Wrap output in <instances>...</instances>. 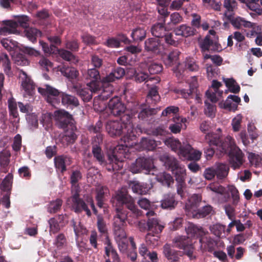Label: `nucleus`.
Returning <instances> with one entry per match:
<instances>
[{
  "label": "nucleus",
  "instance_id": "nucleus-31",
  "mask_svg": "<svg viewBox=\"0 0 262 262\" xmlns=\"http://www.w3.org/2000/svg\"><path fill=\"white\" fill-rule=\"evenodd\" d=\"M105 254L108 257V259L113 260L112 262H120L119 257L113 248L109 240L107 239L105 243Z\"/></svg>",
  "mask_w": 262,
  "mask_h": 262
},
{
  "label": "nucleus",
  "instance_id": "nucleus-21",
  "mask_svg": "<svg viewBox=\"0 0 262 262\" xmlns=\"http://www.w3.org/2000/svg\"><path fill=\"white\" fill-rule=\"evenodd\" d=\"M102 141V137L100 134L97 135L96 137L94 139L93 141V146L92 152L94 157L100 164L105 163L104 158L103 154H102L100 147L97 145V143L100 144Z\"/></svg>",
  "mask_w": 262,
  "mask_h": 262
},
{
  "label": "nucleus",
  "instance_id": "nucleus-10",
  "mask_svg": "<svg viewBox=\"0 0 262 262\" xmlns=\"http://www.w3.org/2000/svg\"><path fill=\"white\" fill-rule=\"evenodd\" d=\"M154 168L153 161L151 158H139L136 162L130 166V170L134 173L144 171L146 174L150 173V171Z\"/></svg>",
  "mask_w": 262,
  "mask_h": 262
},
{
  "label": "nucleus",
  "instance_id": "nucleus-58",
  "mask_svg": "<svg viewBox=\"0 0 262 262\" xmlns=\"http://www.w3.org/2000/svg\"><path fill=\"white\" fill-rule=\"evenodd\" d=\"M72 223L76 236L77 237L80 234H83L86 233V229L80 223H77L74 220H72Z\"/></svg>",
  "mask_w": 262,
  "mask_h": 262
},
{
  "label": "nucleus",
  "instance_id": "nucleus-15",
  "mask_svg": "<svg viewBox=\"0 0 262 262\" xmlns=\"http://www.w3.org/2000/svg\"><path fill=\"white\" fill-rule=\"evenodd\" d=\"M21 86L25 91V95L32 96L35 92V86L27 74L20 71L19 74Z\"/></svg>",
  "mask_w": 262,
  "mask_h": 262
},
{
  "label": "nucleus",
  "instance_id": "nucleus-62",
  "mask_svg": "<svg viewBox=\"0 0 262 262\" xmlns=\"http://www.w3.org/2000/svg\"><path fill=\"white\" fill-rule=\"evenodd\" d=\"M54 244L58 248H61L66 246L67 240L64 234H59L55 238Z\"/></svg>",
  "mask_w": 262,
  "mask_h": 262
},
{
  "label": "nucleus",
  "instance_id": "nucleus-30",
  "mask_svg": "<svg viewBox=\"0 0 262 262\" xmlns=\"http://www.w3.org/2000/svg\"><path fill=\"white\" fill-rule=\"evenodd\" d=\"M195 31V30L194 29L185 25H182L174 30L175 34L176 35L182 36L185 37L194 35Z\"/></svg>",
  "mask_w": 262,
  "mask_h": 262
},
{
  "label": "nucleus",
  "instance_id": "nucleus-49",
  "mask_svg": "<svg viewBox=\"0 0 262 262\" xmlns=\"http://www.w3.org/2000/svg\"><path fill=\"white\" fill-rule=\"evenodd\" d=\"M146 65L151 74H158L161 72L163 69L162 64L157 62H149L146 63Z\"/></svg>",
  "mask_w": 262,
  "mask_h": 262
},
{
  "label": "nucleus",
  "instance_id": "nucleus-48",
  "mask_svg": "<svg viewBox=\"0 0 262 262\" xmlns=\"http://www.w3.org/2000/svg\"><path fill=\"white\" fill-rule=\"evenodd\" d=\"M97 91H92L90 87L88 88L81 89L78 90L77 93L84 101H89L92 99V93Z\"/></svg>",
  "mask_w": 262,
  "mask_h": 262
},
{
  "label": "nucleus",
  "instance_id": "nucleus-9",
  "mask_svg": "<svg viewBox=\"0 0 262 262\" xmlns=\"http://www.w3.org/2000/svg\"><path fill=\"white\" fill-rule=\"evenodd\" d=\"M114 200H116L119 205H125L126 207L136 215L138 216L141 214L140 211L135 204L134 199L128 194L126 187H122L118 191Z\"/></svg>",
  "mask_w": 262,
  "mask_h": 262
},
{
  "label": "nucleus",
  "instance_id": "nucleus-63",
  "mask_svg": "<svg viewBox=\"0 0 262 262\" xmlns=\"http://www.w3.org/2000/svg\"><path fill=\"white\" fill-rule=\"evenodd\" d=\"M159 238L160 237L159 234H154L151 233H149L146 236V241L148 244L155 247L158 245V241Z\"/></svg>",
  "mask_w": 262,
  "mask_h": 262
},
{
  "label": "nucleus",
  "instance_id": "nucleus-60",
  "mask_svg": "<svg viewBox=\"0 0 262 262\" xmlns=\"http://www.w3.org/2000/svg\"><path fill=\"white\" fill-rule=\"evenodd\" d=\"M13 58L15 63L18 66H27L29 64V61L26 57L21 54L13 55Z\"/></svg>",
  "mask_w": 262,
  "mask_h": 262
},
{
  "label": "nucleus",
  "instance_id": "nucleus-18",
  "mask_svg": "<svg viewBox=\"0 0 262 262\" xmlns=\"http://www.w3.org/2000/svg\"><path fill=\"white\" fill-rule=\"evenodd\" d=\"M3 24L4 26L0 28V35H7L10 34H18L19 33L17 30L18 24L16 20H4Z\"/></svg>",
  "mask_w": 262,
  "mask_h": 262
},
{
  "label": "nucleus",
  "instance_id": "nucleus-57",
  "mask_svg": "<svg viewBox=\"0 0 262 262\" xmlns=\"http://www.w3.org/2000/svg\"><path fill=\"white\" fill-rule=\"evenodd\" d=\"M10 152L8 150H4L0 152V165L3 167L8 165L10 160Z\"/></svg>",
  "mask_w": 262,
  "mask_h": 262
},
{
  "label": "nucleus",
  "instance_id": "nucleus-7",
  "mask_svg": "<svg viewBox=\"0 0 262 262\" xmlns=\"http://www.w3.org/2000/svg\"><path fill=\"white\" fill-rule=\"evenodd\" d=\"M217 131L220 132L219 134H214L209 133L206 135L205 140L210 146L215 145L217 147V149L220 150L222 153L227 152L229 148L232 149L234 146V141L232 138L228 136L225 142L222 143L220 140L221 129H217Z\"/></svg>",
  "mask_w": 262,
  "mask_h": 262
},
{
  "label": "nucleus",
  "instance_id": "nucleus-1",
  "mask_svg": "<svg viewBox=\"0 0 262 262\" xmlns=\"http://www.w3.org/2000/svg\"><path fill=\"white\" fill-rule=\"evenodd\" d=\"M106 128L111 136L124 135L123 140L125 144L117 145L114 149L112 155H108V160L113 164V169L122 168V162L128 158L129 148L134 146L135 142L130 143L136 137L135 129L133 124L132 117L129 114L122 116L121 121H110L106 125Z\"/></svg>",
  "mask_w": 262,
  "mask_h": 262
},
{
  "label": "nucleus",
  "instance_id": "nucleus-45",
  "mask_svg": "<svg viewBox=\"0 0 262 262\" xmlns=\"http://www.w3.org/2000/svg\"><path fill=\"white\" fill-rule=\"evenodd\" d=\"M241 3L246 4V6L251 10L254 11L257 15L262 14V9L258 4V2L250 0H239Z\"/></svg>",
  "mask_w": 262,
  "mask_h": 262
},
{
  "label": "nucleus",
  "instance_id": "nucleus-36",
  "mask_svg": "<svg viewBox=\"0 0 262 262\" xmlns=\"http://www.w3.org/2000/svg\"><path fill=\"white\" fill-rule=\"evenodd\" d=\"M200 46L203 51L209 50H213L215 49L216 42L213 41V39L211 38L209 35H208L201 43Z\"/></svg>",
  "mask_w": 262,
  "mask_h": 262
},
{
  "label": "nucleus",
  "instance_id": "nucleus-13",
  "mask_svg": "<svg viewBox=\"0 0 262 262\" xmlns=\"http://www.w3.org/2000/svg\"><path fill=\"white\" fill-rule=\"evenodd\" d=\"M202 156V152L194 149L190 144H184V150L179 152V157L190 161H199Z\"/></svg>",
  "mask_w": 262,
  "mask_h": 262
},
{
  "label": "nucleus",
  "instance_id": "nucleus-61",
  "mask_svg": "<svg viewBox=\"0 0 262 262\" xmlns=\"http://www.w3.org/2000/svg\"><path fill=\"white\" fill-rule=\"evenodd\" d=\"M243 119L241 114H237L232 120L231 125L234 132H238L241 128V124Z\"/></svg>",
  "mask_w": 262,
  "mask_h": 262
},
{
  "label": "nucleus",
  "instance_id": "nucleus-59",
  "mask_svg": "<svg viewBox=\"0 0 262 262\" xmlns=\"http://www.w3.org/2000/svg\"><path fill=\"white\" fill-rule=\"evenodd\" d=\"M59 54L60 55V56L64 60L73 63H76L78 62V60L69 51L62 50L59 52Z\"/></svg>",
  "mask_w": 262,
  "mask_h": 262
},
{
  "label": "nucleus",
  "instance_id": "nucleus-25",
  "mask_svg": "<svg viewBox=\"0 0 262 262\" xmlns=\"http://www.w3.org/2000/svg\"><path fill=\"white\" fill-rule=\"evenodd\" d=\"M48 39L51 43L50 47H49L47 43L42 40L39 41V44L42 47V49L45 53L49 54L53 53L56 50V47L54 44H59L60 42V39L57 36L48 37Z\"/></svg>",
  "mask_w": 262,
  "mask_h": 262
},
{
  "label": "nucleus",
  "instance_id": "nucleus-29",
  "mask_svg": "<svg viewBox=\"0 0 262 262\" xmlns=\"http://www.w3.org/2000/svg\"><path fill=\"white\" fill-rule=\"evenodd\" d=\"M150 184L134 182L132 185V188L134 192L139 194H147L151 189Z\"/></svg>",
  "mask_w": 262,
  "mask_h": 262
},
{
  "label": "nucleus",
  "instance_id": "nucleus-39",
  "mask_svg": "<svg viewBox=\"0 0 262 262\" xmlns=\"http://www.w3.org/2000/svg\"><path fill=\"white\" fill-rule=\"evenodd\" d=\"M165 27L162 23L155 24L151 29L152 34L156 37V38L163 37L165 35Z\"/></svg>",
  "mask_w": 262,
  "mask_h": 262
},
{
  "label": "nucleus",
  "instance_id": "nucleus-28",
  "mask_svg": "<svg viewBox=\"0 0 262 262\" xmlns=\"http://www.w3.org/2000/svg\"><path fill=\"white\" fill-rule=\"evenodd\" d=\"M180 52L177 50H173L168 55L163 56V61L167 67L179 64L178 59Z\"/></svg>",
  "mask_w": 262,
  "mask_h": 262
},
{
  "label": "nucleus",
  "instance_id": "nucleus-8",
  "mask_svg": "<svg viewBox=\"0 0 262 262\" xmlns=\"http://www.w3.org/2000/svg\"><path fill=\"white\" fill-rule=\"evenodd\" d=\"M207 189L223 196V198L221 199V203L226 202L228 201L229 199L228 192L231 193L232 198L233 205H237L239 202V196L238 192L234 186H231L226 188L218 184L212 183L209 185Z\"/></svg>",
  "mask_w": 262,
  "mask_h": 262
},
{
  "label": "nucleus",
  "instance_id": "nucleus-37",
  "mask_svg": "<svg viewBox=\"0 0 262 262\" xmlns=\"http://www.w3.org/2000/svg\"><path fill=\"white\" fill-rule=\"evenodd\" d=\"M232 25L236 28H241L242 27L245 28L253 27V23L245 20L241 17H237L233 19L231 21Z\"/></svg>",
  "mask_w": 262,
  "mask_h": 262
},
{
  "label": "nucleus",
  "instance_id": "nucleus-33",
  "mask_svg": "<svg viewBox=\"0 0 262 262\" xmlns=\"http://www.w3.org/2000/svg\"><path fill=\"white\" fill-rule=\"evenodd\" d=\"M215 173L217 178L222 179L226 177L228 172V166L223 163H217L215 165Z\"/></svg>",
  "mask_w": 262,
  "mask_h": 262
},
{
  "label": "nucleus",
  "instance_id": "nucleus-20",
  "mask_svg": "<svg viewBox=\"0 0 262 262\" xmlns=\"http://www.w3.org/2000/svg\"><path fill=\"white\" fill-rule=\"evenodd\" d=\"M53 117L59 124L61 127H64L66 125L71 123L72 120V116L64 110L56 111Z\"/></svg>",
  "mask_w": 262,
  "mask_h": 262
},
{
  "label": "nucleus",
  "instance_id": "nucleus-50",
  "mask_svg": "<svg viewBox=\"0 0 262 262\" xmlns=\"http://www.w3.org/2000/svg\"><path fill=\"white\" fill-rule=\"evenodd\" d=\"M196 85V79L195 77H192L191 78V81L189 83L190 90H181L180 91V94L184 98H188L192 93V90H193L194 88H195Z\"/></svg>",
  "mask_w": 262,
  "mask_h": 262
},
{
  "label": "nucleus",
  "instance_id": "nucleus-11",
  "mask_svg": "<svg viewBox=\"0 0 262 262\" xmlns=\"http://www.w3.org/2000/svg\"><path fill=\"white\" fill-rule=\"evenodd\" d=\"M82 75L88 81L87 86L90 87L92 91H101L99 88V81L100 74L96 69H90L86 72H82Z\"/></svg>",
  "mask_w": 262,
  "mask_h": 262
},
{
  "label": "nucleus",
  "instance_id": "nucleus-41",
  "mask_svg": "<svg viewBox=\"0 0 262 262\" xmlns=\"http://www.w3.org/2000/svg\"><path fill=\"white\" fill-rule=\"evenodd\" d=\"M141 149L153 150L157 145L156 142L150 138H143L140 141Z\"/></svg>",
  "mask_w": 262,
  "mask_h": 262
},
{
  "label": "nucleus",
  "instance_id": "nucleus-14",
  "mask_svg": "<svg viewBox=\"0 0 262 262\" xmlns=\"http://www.w3.org/2000/svg\"><path fill=\"white\" fill-rule=\"evenodd\" d=\"M102 92L99 95L98 98H95L94 101V109L97 112H102L105 108V104L103 100L106 99L110 94L112 93V88L108 85L107 88L105 89L101 90Z\"/></svg>",
  "mask_w": 262,
  "mask_h": 262
},
{
  "label": "nucleus",
  "instance_id": "nucleus-47",
  "mask_svg": "<svg viewBox=\"0 0 262 262\" xmlns=\"http://www.w3.org/2000/svg\"><path fill=\"white\" fill-rule=\"evenodd\" d=\"M26 120L29 128L33 130L38 127V122L37 116L35 113L27 114Z\"/></svg>",
  "mask_w": 262,
  "mask_h": 262
},
{
  "label": "nucleus",
  "instance_id": "nucleus-2",
  "mask_svg": "<svg viewBox=\"0 0 262 262\" xmlns=\"http://www.w3.org/2000/svg\"><path fill=\"white\" fill-rule=\"evenodd\" d=\"M187 235L189 237L185 236H179L173 240L174 246L180 249L184 250L186 254L190 258H194L193 255V247L192 246V238H200V242L203 244L207 241L206 235L208 231L202 227L189 223L185 228Z\"/></svg>",
  "mask_w": 262,
  "mask_h": 262
},
{
  "label": "nucleus",
  "instance_id": "nucleus-52",
  "mask_svg": "<svg viewBox=\"0 0 262 262\" xmlns=\"http://www.w3.org/2000/svg\"><path fill=\"white\" fill-rule=\"evenodd\" d=\"M62 204V201L60 199L51 201L48 205V211L50 213H54L60 209Z\"/></svg>",
  "mask_w": 262,
  "mask_h": 262
},
{
  "label": "nucleus",
  "instance_id": "nucleus-42",
  "mask_svg": "<svg viewBox=\"0 0 262 262\" xmlns=\"http://www.w3.org/2000/svg\"><path fill=\"white\" fill-rule=\"evenodd\" d=\"M223 81L230 92L237 93L239 92L240 87L233 78H224Z\"/></svg>",
  "mask_w": 262,
  "mask_h": 262
},
{
  "label": "nucleus",
  "instance_id": "nucleus-40",
  "mask_svg": "<svg viewBox=\"0 0 262 262\" xmlns=\"http://www.w3.org/2000/svg\"><path fill=\"white\" fill-rule=\"evenodd\" d=\"M163 253L165 256L170 262H177L178 260V257L177 255L176 252L172 250L169 245L166 244L163 247Z\"/></svg>",
  "mask_w": 262,
  "mask_h": 262
},
{
  "label": "nucleus",
  "instance_id": "nucleus-3",
  "mask_svg": "<svg viewBox=\"0 0 262 262\" xmlns=\"http://www.w3.org/2000/svg\"><path fill=\"white\" fill-rule=\"evenodd\" d=\"M116 214L113 219V229L115 238L118 244L120 251L126 252L128 246V239L124 227L126 226V221L127 219L126 211L117 207Z\"/></svg>",
  "mask_w": 262,
  "mask_h": 262
},
{
  "label": "nucleus",
  "instance_id": "nucleus-5",
  "mask_svg": "<svg viewBox=\"0 0 262 262\" xmlns=\"http://www.w3.org/2000/svg\"><path fill=\"white\" fill-rule=\"evenodd\" d=\"M38 91L42 95L46 96L47 101L53 105L59 102L60 98L63 105L77 106L79 104L78 99L74 96L60 93L57 89L49 85H46L45 88H39Z\"/></svg>",
  "mask_w": 262,
  "mask_h": 262
},
{
  "label": "nucleus",
  "instance_id": "nucleus-44",
  "mask_svg": "<svg viewBox=\"0 0 262 262\" xmlns=\"http://www.w3.org/2000/svg\"><path fill=\"white\" fill-rule=\"evenodd\" d=\"M224 7L226 9L227 11L225 12V15L230 19L232 16V12L234 10L236 7V3L234 0H225L224 2Z\"/></svg>",
  "mask_w": 262,
  "mask_h": 262
},
{
  "label": "nucleus",
  "instance_id": "nucleus-12",
  "mask_svg": "<svg viewBox=\"0 0 262 262\" xmlns=\"http://www.w3.org/2000/svg\"><path fill=\"white\" fill-rule=\"evenodd\" d=\"M148 217L147 226L148 230L152 233L159 234L164 228L165 225L156 217L154 211L150 210L146 213Z\"/></svg>",
  "mask_w": 262,
  "mask_h": 262
},
{
  "label": "nucleus",
  "instance_id": "nucleus-34",
  "mask_svg": "<svg viewBox=\"0 0 262 262\" xmlns=\"http://www.w3.org/2000/svg\"><path fill=\"white\" fill-rule=\"evenodd\" d=\"M177 202L172 195H165L161 201V207L164 209H172L175 207Z\"/></svg>",
  "mask_w": 262,
  "mask_h": 262
},
{
  "label": "nucleus",
  "instance_id": "nucleus-64",
  "mask_svg": "<svg viewBox=\"0 0 262 262\" xmlns=\"http://www.w3.org/2000/svg\"><path fill=\"white\" fill-rule=\"evenodd\" d=\"M212 207L210 205H206L204 206L201 210L198 209L195 212L197 216L194 217H201L208 215L212 211Z\"/></svg>",
  "mask_w": 262,
  "mask_h": 262
},
{
  "label": "nucleus",
  "instance_id": "nucleus-23",
  "mask_svg": "<svg viewBox=\"0 0 262 262\" xmlns=\"http://www.w3.org/2000/svg\"><path fill=\"white\" fill-rule=\"evenodd\" d=\"M163 48V45L160 43L159 38H150L145 42V49L147 51L158 54L161 51Z\"/></svg>",
  "mask_w": 262,
  "mask_h": 262
},
{
  "label": "nucleus",
  "instance_id": "nucleus-6",
  "mask_svg": "<svg viewBox=\"0 0 262 262\" xmlns=\"http://www.w3.org/2000/svg\"><path fill=\"white\" fill-rule=\"evenodd\" d=\"M81 176L79 171H74L71 176V182L72 183V191L73 195L72 198L68 199L67 203L70 205L71 208L76 212L84 210L88 215H91V211L87 207L85 203L79 198L78 192V188L77 182L81 179Z\"/></svg>",
  "mask_w": 262,
  "mask_h": 262
},
{
  "label": "nucleus",
  "instance_id": "nucleus-27",
  "mask_svg": "<svg viewBox=\"0 0 262 262\" xmlns=\"http://www.w3.org/2000/svg\"><path fill=\"white\" fill-rule=\"evenodd\" d=\"M164 142L165 145L171 148L173 151L177 152L179 156V152L181 150H184V144L187 143L183 142V145H182L178 139L172 138L165 140Z\"/></svg>",
  "mask_w": 262,
  "mask_h": 262
},
{
  "label": "nucleus",
  "instance_id": "nucleus-26",
  "mask_svg": "<svg viewBox=\"0 0 262 262\" xmlns=\"http://www.w3.org/2000/svg\"><path fill=\"white\" fill-rule=\"evenodd\" d=\"M173 120L174 122L170 125L169 128L173 134H177L180 132L183 128H186V125L185 124L186 122V119L185 118H181L180 116L176 115L173 117Z\"/></svg>",
  "mask_w": 262,
  "mask_h": 262
},
{
  "label": "nucleus",
  "instance_id": "nucleus-22",
  "mask_svg": "<svg viewBox=\"0 0 262 262\" xmlns=\"http://www.w3.org/2000/svg\"><path fill=\"white\" fill-rule=\"evenodd\" d=\"M241 102V98L236 95H230L224 103L220 104L221 107L227 109L230 111H235L237 108L238 104Z\"/></svg>",
  "mask_w": 262,
  "mask_h": 262
},
{
  "label": "nucleus",
  "instance_id": "nucleus-56",
  "mask_svg": "<svg viewBox=\"0 0 262 262\" xmlns=\"http://www.w3.org/2000/svg\"><path fill=\"white\" fill-rule=\"evenodd\" d=\"M131 36L134 40H141L146 36V32L144 29L137 28L133 30Z\"/></svg>",
  "mask_w": 262,
  "mask_h": 262
},
{
  "label": "nucleus",
  "instance_id": "nucleus-46",
  "mask_svg": "<svg viewBox=\"0 0 262 262\" xmlns=\"http://www.w3.org/2000/svg\"><path fill=\"white\" fill-rule=\"evenodd\" d=\"M139 111L140 112L138 115V117L141 119H143L145 117L151 114V111L150 110L147 108L142 109L140 106L137 105L135 106V108L131 111L132 116L135 115V114L138 113Z\"/></svg>",
  "mask_w": 262,
  "mask_h": 262
},
{
  "label": "nucleus",
  "instance_id": "nucleus-19",
  "mask_svg": "<svg viewBox=\"0 0 262 262\" xmlns=\"http://www.w3.org/2000/svg\"><path fill=\"white\" fill-rule=\"evenodd\" d=\"M108 107L111 113L114 115H119L124 112L125 106L118 97H115L111 99L108 104Z\"/></svg>",
  "mask_w": 262,
  "mask_h": 262
},
{
  "label": "nucleus",
  "instance_id": "nucleus-43",
  "mask_svg": "<svg viewBox=\"0 0 262 262\" xmlns=\"http://www.w3.org/2000/svg\"><path fill=\"white\" fill-rule=\"evenodd\" d=\"M157 180L162 185H166L168 187L170 186L171 183H173V179L171 175L166 172H163L157 176Z\"/></svg>",
  "mask_w": 262,
  "mask_h": 262
},
{
  "label": "nucleus",
  "instance_id": "nucleus-32",
  "mask_svg": "<svg viewBox=\"0 0 262 262\" xmlns=\"http://www.w3.org/2000/svg\"><path fill=\"white\" fill-rule=\"evenodd\" d=\"M25 36L32 42L36 41L37 37H40L42 33L40 31L33 27L26 28L24 30Z\"/></svg>",
  "mask_w": 262,
  "mask_h": 262
},
{
  "label": "nucleus",
  "instance_id": "nucleus-54",
  "mask_svg": "<svg viewBox=\"0 0 262 262\" xmlns=\"http://www.w3.org/2000/svg\"><path fill=\"white\" fill-rule=\"evenodd\" d=\"M12 174L9 173L3 181L1 185V188L4 191L10 190L12 187Z\"/></svg>",
  "mask_w": 262,
  "mask_h": 262
},
{
  "label": "nucleus",
  "instance_id": "nucleus-24",
  "mask_svg": "<svg viewBox=\"0 0 262 262\" xmlns=\"http://www.w3.org/2000/svg\"><path fill=\"white\" fill-rule=\"evenodd\" d=\"M125 74L124 70L120 67L115 69L112 72L101 80V83L104 86L109 82H113L116 79L122 77Z\"/></svg>",
  "mask_w": 262,
  "mask_h": 262
},
{
  "label": "nucleus",
  "instance_id": "nucleus-17",
  "mask_svg": "<svg viewBox=\"0 0 262 262\" xmlns=\"http://www.w3.org/2000/svg\"><path fill=\"white\" fill-rule=\"evenodd\" d=\"M202 197L199 194H193L188 200V202L186 205V210L188 215L192 217L197 216L195 213L197 211V208L201 203Z\"/></svg>",
  "mask_w": 262,
  "mask_h": 262
},
{
  "label": "nucleus",
  "instance_id": "nucleus-4",
  "mask_svg": "<svg viewBox=\"0 0 262 262\" xmlns=\"http://www.w3.org/2000/svg\"><path fill=\"white\" fill-rule=\"evenodd\" d=\"M161 160L164 163L166 167L170 169L174 175L177 182V192L181 197L184 196V189L185 187V180L186 176L185 166L181 165L173 157L164 155L161 157Z\"/></svg>",
  "mask_w": 262,
  "mask_h": 262
},
{
  "label": "nucleus",
  "instance_id": "nucleus-35",
  "mask_svg": "<svg viewBox=\"0 0 262 262\" xmlns=\"http://www.w3.org/2000/svg\"><path fill=\"white\" fill-rule=\"evenodd\" d=\"M61 74L69 79H74L78 75V71L73 67H62L59 70Z\"/></svg>",
  "mask_w": 262,
  "mask_h": 262
},
{
  "label": "nucleus",
  "instance_id": "nucleus-51",
  "mask_svg": "<svg viewBox=\"0 0 262 262\" xmlns=\"http://www.w3.org/2000/svg\"><path fill=\"white\" fill-rule=\"evenodd\" d=\"M67 158L62 156L55 157L54 158V164L56 169L61 172L66 170V162Z\"/></svg>",
  "mask_w": 262,
  "mask_h": 262
},
{
  "label": "nucleus",
  "instance_id": "nucleus-16",
  "mask_svg": "<svg viewBox=\"0 0 262 262\" xmlns=\"http://www.w3.org/2000/svg\"><path fill=\"white\" fill-rule=\"evenodd\" d=\"M226 153L230 154V163L234 169L238 168L243 163V155L242 151L236 148L235 145L232 149L229 148Z\"/></svg>",
  "mask_w": 262,
  "mask_h": 262
},
{
  "label": "nucleus",
  "instance_id": "nucleus-55",
  "mask_svg": "<svg viewBox=\"0 0 262 262\" xmlns=\"http://www.w3.org/2000/svg\"><path fill=\"white\" fill-rule=\"evenodd\" d=\"M223 91H211L208 90L206 92V95L212 102H216L221 98Z\"/></svg>",
  "mask_w": 262,
  "mask_h": 262
},
{
  "label": "nucleus",
  "instance_id": "nucleus-53",
  "mask_svg": "<svg viewBox=\"0 0 262 262\" xmlns=\"http://www.w3.org/2000/svg\"><path fill=\"white\" fill-rule=\"evenodd\" d=\"M76 138V135L73 130H67L61 139L63 144H68L74 142Z\"/></svg>",
  "mask_w": 262,
  "mask_h": 262
},
{
  "label": "nucleus",
  "instance_id": "nucleus-38",
  "mask_svg": "<svg viewBox=\"0 0 262 262\" xmlns=\"http://www.w3.org/2000/svg\"><path fill=\"white\" fill-rule=\"evenodd\" d=\"M97 195L96 196L97 201V205L102 208L103 204L104 195L107 192V188L106 187L98 185L96 188Z\"/></svg>",
  "mask_w": 262,
  "mask_h": 262
}]
</instances>
